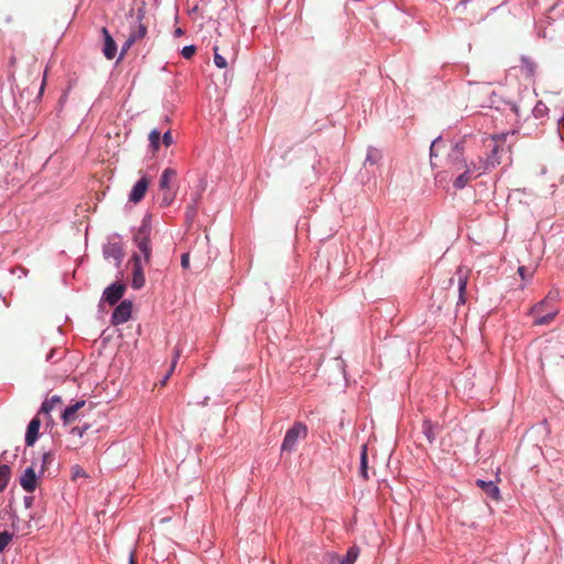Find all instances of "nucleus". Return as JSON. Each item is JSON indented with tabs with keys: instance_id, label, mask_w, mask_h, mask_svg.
<instances>
[{
	"instance_id": "9",
	"label": "nucleus",
	"mask_w": 564,
	"mask_h": 564,
	"mask_svg": "<svg viewBox=\"0 0 564 564\" xmlns=\"http://www.w3.org/2000/svg\"><path fill=\"white\" fill-rule=\"evenodd\" d=\"M132 261V281L131 286L134 290H140L144 286L145 278L143 273V263L140 254L134 253L131 258Z\"/></svg>"
},
{
	"instance_id": "34",
	"label": "nucleus",
	"mask_w": 564,
	"mask_h": 564,
	"mask_svg": "<svg viewBox=\"0 0 564 564\" xmlns=\"http://www.w3.org/2000/svg\"><path fill=\"white\" fill-rule=\"evenodd\" d=\"M200 194H197V196L194 199V203L187 207V217H194L196 214V204L199 199Z\"/></svg>"
},
{
	"instance_id": "5",
	"label": "nucleus",
	"mask_w": 564,
	"mask_h": 564,
	"mask_svg": "<svg viewBox=\"0 0 564 564\" xmlns=\"http://www.w3.org/2000/svg\"><path fill=\"white\" fill-rule=\"evenodd\" d=\"M214 63L218 68H226L230 62L236 59L237 50L232 41L223 39L217 41L213 47Z\"/></svg>"
},
{
	"instance_id": "29",
	"label": "nucleus",
	"mask_w": 564,
	"mask_h": 564,
	"mask_svg": "<svg viewBox=\"0 0 564 564\" xmlns=\"http://www.w3.org/2000/svg\"><path fill=\"white\" fill-rule=\"evenodd\" d=\"M89 429H90V425L88 423H85L82 426H74V427H72L70 431H69V434L73 437L82 438Z\"/></svg>"
},
{
	"instance_id": "43",
	"label": "nucleus",
	"mask_w": 564,
	"mask_h": 564,
	"mask_svg": "<svg viewBox=\"0 0 564 564\" xmlns=\"http://www.w3.org/2000/svg\"><path fill=\"white\" fill-rule=\"evenodd\" d=\"M129 564H135V560H134L133 554H131V556H130Z\"/></svg>"
},
{
	"instance_id": "30",
	"label": "nucleus",
	"mask_w": 564,
	"mask_h": 564,
	"mask_svg": "<svg viewBox=\"0 0 564 564\" xmlns=\"http://www.w3.org/2000/svg\"><path fill=\"white\" fill-rule=\"evenodd\" d=\"M13 534L8 531L0 532V552L3 551L12 541Z\"/></svg>"
},
{
	"instance_id": "4",
	"label": "nucleus",
	"mask_w": 564,
	"mask_h": 564,
	"mask_svg": "<svg viewBox=\"0 0 564 564\" xmlns=\"http://www.w3.org/2000/svg\"><path fill=\"white\" fill-rule=\"evenodd\" d=\"M151 223L149 218H144L142 220L141 226L137 230L133 236L134 245L138 247L139 251L143 256L144 264H149L152 256V246H151Z\"/></svg>"
},
{
	"instance_id": "6",
	"label": "nucleus",
	"mask_w": 564,
	"mask_h": 564,
	"mask_svg": "<svg viewBox=\"0 0 564 564\" xmlns=\"http://www.w3.org/2000/svg\"><path fill=\"white\" fill-rule=\"evenodd\" d=\"M460 155H462L460 149L456 147L453 150V156L455 158V161H456L454 163V170L460 171L466 167V170L463 173H460L454 181V186L456 188L465 187L466 184L471 180V177L478 176L477 172L474 170L473 163L469 166H467L465 161L459 159Z\"/></svg>"
},
{
	"instance_id": "7",
	"label": "nucleus",
	"mask_w": 564,
	"mask_h": 564,
	"mask_svg": "<svg viewBox=\"0 0 564 564\" xmlns=\"http://www.w3.org/2000/svg\"><path fill=\"white\" fill-rule=\"evenodd\" d=\"M307 436V427L305 424L297 422L285 433L284 440L281 445V452H294L296 449L297 442L304 440Z\"/></svg>"
},
{
	"instance_id": "38",
	"label": "nucleus",
	"mask_w": 564,
	"mask_h": 564,
	"mask_svg": "<svg viewBox=\"0 0 564 564\" xmlns=\"http://www.w3.org/2000/svg\"><path fill=\"white\" fill-rule=\"evenodd\" d=\"M438 143V140H435L433 141L432 145H431V156L435 155V148Z\"/></svg>"
},
{
	"instance_id": "21",
	"label": "nucleus",
	"mask_w": 564,
	"mask_h": 564,
	"mask_svg": "<svg viewBox=\"0 0 564 564\" xmlns=\"http://www.w3.org/2000/svg\"><path fill=\"white\" fill-rule=\"evenodd\" d=\"M63 401L59 395L47 398L41 405L39 414L50 415L57 406L62 405Z\"/></svg>"
},
{
	"instance_id": "8",
	"label": "nucleus",
	"mask_w": 564,
	"mask_h": 564,
	"mask_svg": "<svg viewBox=\"0 0 564 564\" xmlns=\"http://www.w3.org/2000/svg\"><path fill=\"white\" fill-rule=\"evenodd\" d=\"M468 281V272L464 268H458L455 276L451 278L448 281L449 286H452L456 282V292H457V305H464L466 303V286Z\"/></svg>"
},
{
	"instance_id": "39",
	"label": "nucleus",
	"mask_w": 564,
	"mask_h": 564,
	"mask_svg": "<svg viewBox=\"0 0 564 564\" xmlns=\"http://www.w3.org/2000/svg\"><path fill=\"white\" fill-rule=\"evenodd\" d=\"M113 257H115L118 261H120L122 256H121V252H120L119 250H113Z\"/></svg>"
},
{
	"instance_id": "3",
	"label": "nucleus",
	"mask_w": 564,
	"mask_h": 564,
	"mask_svg": "<svg viewBox=\"0 0 564 564\" xmlns=\"http://www.w3.org/2000/svg\"><path fill=\"white\" fill-rule=\"evenodd\" d=\"M560 293L550 292L546 297L531 310L534 325H549L561 311Z\"/></svg>"
},
{
	"instance_id": "23",
	"label": "nucleus",
	"mask_w": 564,
	"mask_h": 564,
	"mask_svg": "<svg viewBox=\"0 0 564 564\" xmlns=\"http://www.w3.org/2000/svg\"><path fill=\"white\" fill-rule=\"evenodd\" d=\"M142 17L138 15V25L130 32V43H135L147 35V26L141 23Z\"/></svg>"
},
{
	"instance_id": "37",
	"label": "nucleus",
	"mask_w": 564,
	"mask_h": 564,
	"mask_svg": "<svg viewBox=\"0 0 564 564\" xmlns=\"http://www.w3.org/2000/svg\"><path fill=\"white\" fill-rule=\"evenodd\" d=\"M133 43H130V36L128 37V40L126 41V43L123 44L122 46V54L128 50L130 48V46L132 45Z\"/></svg>"
},
{
	"instance_id": "18",
	"label": "nucleus",
	"mask_w": 564,
	"mask_h": 564,
	"mask_svg": "<svg viewBox=\"0 0 564 564\" xmlns=\"http://www.w3.org/2000/svg\"><path fill=\"white\" fill-rule=\"evenodd\" d=\"M438 430H440L438 424H434L430 420H424L422 423V434L424 435L426 442L430 445L434 443L436 435L438 433Z\"/></svg>"
},
{
	"instance_id": "44",
	"label": "nucleus",
	"mask_w": 564,
	"mask_h": 564,
	"mask_svg": "<svg viewBox=\"0 0 564 564\" xmlns=\"http://www.w3.org/2000/svg\"><path fill=\"white\" fill-rule=\"evenodd\" d=\"M563 122H564V116L562 118L558 119V123L560 126H563Z\"/></svg>"
},
{
	"instance_id": "14",
	"label": "nucleus",
	"mask_w": 564,
	"mask_h": 564,
	"mask_svg": "<svg viewBox=\"0 0 564 564\" xmlns=\"http://www.w3.org/2000/svg\"><path fill=\"white\" fill-rule=\"evenodd\" d=\"M514 68H518L524 78L532 79L536 73L538 66L533 59L523 56L520 58V64L514 66Z\"/></svg>"
},
{
	"instance_id": "15",
	"label": "nucleus",
	"mask_w": 564,
	"mask_h": 564,
	"mask_svg": "<svg viewBox=\"0 0 564 564\" xmlns=\"http://www.w3.org/2000/svg\"><path fill=\"white\" fill-rule=\"evenodd\" d=\"M20 485L26 492H33L35 490L36 475H35V470L33 467H28L23 471L21 479H20Z\"/></svg>"
},
{
	"instance_id": "27",
	"label": "nucleus",
	"mask_w": 564,
	"mask_h": 564,
	"mask_svg": "<svg viewBox=\"0 0 564 564\" xmlns=\"http://www.w3.org/2000/svg\"><path fill=\"white\" fill-rule=\"evenodd\" d=\"M161 132L158 129H153L149 133V141L152 151L155 153L160 149Z\"/></svg>"
},
{
	"instance_id": "13",
	"label": "nucleus",
	"mask_w": 564,
	"mask_h": 564,
	"mask_svg": "<svg viewBox=\"0 0 564 564\" xmlns=\"http://www.w3.org/2000/svg\"><path fill=\"white\" fill-rule=\"evenodd\" d=\"M104 35L102 53L107 59H113L117 54V44L106 28L101 29Z\"/></svg>"
},
{
	"instance_id": "32",
	"label": "nucleus",
	"mask_w": 564,
	"mask_h": 564,
	"mask_svg": "<svg viewBox=\"0 0 564 564\" xmlns=\"http://www.w3.org/2000/svg\"><path fill=\"white\" fill-rule=\"evenodd\" d=\"M518 273L520 274L522 280H527V279H530L533 275V270L529 269L527 267L521 265L518 269Z\"/></svg>"
},
{
	"instance_id": "20",
	"label": "nucleus",
	"mask_w": 564,
	"mask_h": 564,
	"mask_svg": "<svg viewBox=\"0 0 564 564\" xmlns=\"http://www.w3.org/2000/svg\"><path fill=\"white\" fill-rule=\"evenodd\" d=\"M175 177H176V171L174 169H171V167L165 169L162 172L161 177H160V182H159L160 191L174 188L173 181L175 180Z\"/></svg>"
},
{
	"instance_id": "28",
	"label": "nucleus",
	"mask_w": 564,
	"mask_h": 564,
	"mask_svg": "<svg viewBox=\"0 0 564 564\" xmlns=\"http://www.w3.org/2000/svg\"><path fill=\"white\" fill-rule=\"evenodd\" d=\"M180 356H181V351H180V349H177V348H176V349H175V352H174L173 360H172L171 368H170L169 372L166 373V376H165L164 378H162V380H161V382H160V384H161L162 387H164V386L166 384V382H167V380H169L170 376L173 373V371H174V369H175V367H176V364H177V360H178Z\"/></svg>"
},
{
	"instance_id": "1",
	"label": "nucleus",
	"mask_w": 564,
	"mask_h": 564,
	"mask_svg": "<svg viewBox=\"0 0 564 564\" xmlns=\"http://www.w3.org/2000/svg\"><path fill=\"white\" fill-rule=\"evenodd\" d=\"M508 135L509 133H500L484 139V147L487 150L486 158H479L477 163L473 162L477 175L501 164L502 154L510 150V145L506 147Z\"/></svg>"
},
{
	"instance_id": "31",
	"label": "nucleus",
	"mask_w": 564,
	"mask_h": 564,
	"mask_svg": "<svg viewBox=\"0 0 564 564\" xmlns=\"http://www.w3.org/2000/svg\"><path fill=\"white\" fill-rule=\"evenodd\" d=\"M196 53V46L195 45H187L184 46L182 50V56L186 59L192 58Z\"/></svg>"
},
{
	"instance_id": "2",
	"label": "nucleus",
	"mask_w": 564,
	"mask_h": 564,
	"mask_svg": "<svg viewBox=\"0 0 564 564\" xmlns=\"http://www.w3.org/2000/svg\"><path fill=\"white\" fill-rule=\"evenodd\" d=\"M45 87V77L43 78L40 86L35 83L23 87L18 97L15 98V106L21 111L23 119L32 120L39 109V105Z\"/></svg>"
},
{
	"instance_id": "41",
	"label": "nucleus",
	"mask_w": 564,
	"mask_h": 564,
	"mask_svg": "<svg viewBox=\"0 0 564 564\" xmlns=\"http://www.w3.org/2000/svg\"><path fill=\"white\" fill-rule=\"evenodd\" d=\"M554 9H555V6H553V7H551V8H550V10L547 11V14H546V18H547V19H552V18H551V13L554 11Z\"/></svg>"
},
{
	"instance_id": "26",
	"label": "nucleus",
	"mask_w": 564,
	"mask_h": 564,
	"mask_svg": "<svg viewBox=\"0 0 564 564\" xmlns=\"http://www.w3.org/2000/svg\"><path fill=\"white\" fill-rule=\"evenodd\" d=\"M176 196L174 188L161 189V205L164 207L170 206Z\"/></svg>"
},
{
	"instance_id": "35",
	"label": "nucleus",
	"mask_w": 564,
	"mask_h": 564,
	"mask_svg": "<svg viewBox=\"0 0 564 564\" xmlns=\"http://www.w3.org/2000/svg\"><path fill=\"white\" fill-rule=\"evenodd\" d=\"M162 142L163 144L169 148L170 145L173 144V137H172V133L171 131H166L163 135H162Z\"/></svg>"
},
{
	"instance_id": "17",
	"label": "nucleus",
	"mask_w": 564,
	"mask_h": 564,
	"mask_svg": "<svg viewBox=\"0 0 564 564\" xmlns=\"http://www.w3.org/2000/svg\"><path fill=\"white\" fill-rule=\"evenodd\" d=\"M41 426V421L37 416L33 417L28 425L26 434H25V444L28 446H33L39 437V431Z\"/></svg>"
},
{
	"instance_id": "10",
	"label": "nucleus",
	"mask_w": 564,
	"mask_h": 564,
	"mask_svg": "<svg viewBox=\"0 0 564 564\" xmlns=\"http://www.w3.org/2000/svg\"><path fill=\"white\" fill-rule=\"evenodd\" d=\"M132 313V302L124 300L113 311L111 316V323L113 325H120L129 321Z\"/></svg>"
},
{
	"instance_id": "42",
	"label": "nucleus",
	"mask_w": 564,
	"mask_h": 564,
	"mask_svg": "<svg viewBox=\"0 0 564 564\" xmlns=\"http://www.w3.org/2000/svg\"><path fill=\"white\" fill-rule=\"evenodd\" d=\"M80 474H82V470H80L78 467H76V470H75V473H74V476H75V477H77V476H79Z\"/></svg>"
},
{
	"instance_id": "33",
	"label": "nucleus",
	"mask_w": 564,
	"mask_h": 564,
	"mask_svg": "<svg viewBox=\"0 0 564 564\" xmlns=\"http://www.w3.org/2000/svg\"><path fill=\"white\" fill-rule=\"evenodd\" d=\"M54 459V455L52 453H44L42 457V471L50 465Z\"/></svg>"
},
{
	"instance_id": "16",
	"label": "nucleus",
	"mask_w": 564,
	"mask_h": 564,
	"mask_svg": "<svg viewBox=\"0 0 564 564\" xmlns=\"http://www.w3.org/2000/svg\"><path fill=\"white\" fill-rule=\"evenodd\" d=\"M86 402L84 400L77 401L75 404L67 406L62 413V421L64 425H68L77 419V412L84 408Z\"/></svg>"
},
{
	"instance_id": "36",
	"label": "nucleus",
	"mask_w": 564,
	"mask_h": 564,
	"mask_svg": "<svg viewBox=\"0 0 564 564\" xmlns=\"http://www.w3.org/2000/svg\"><path fill=\"white\" fill-rule=\"evenodd\" d=\"M181 265L184 269H188L189 268V254L188 253H183L182 254V257H181Z\"/></svg>"
},
{
	"instance_id": "11",
	"label": "nucleus",
	"mask_w": 564,
	"mask_h": 564,
	"mask_svg": "<svg viewBox=\"0 0 564 564\" xmlns=\"http://www.w3.org/2000/svg\"><path fill=\"white\" fill-rule=\"evenodd\" d=\"M126 285L123 283H112L104 291L102 301L107 302L109 305H115L121 300Z\"/></svg>"
},
{
	"instance_id": "40",
	"label": "nucleus",
	"mask_w": 564,
	"mask_h": 564,
	"mask_svg": "<svg viewBox=\"0 0 564 564\" xmlns=\"http://www.w3.org/2000/svg\"><path fill=\"white\" fill-rule=\"evenodd\" d=\"M55 354H56V350H55V349H52V350L50 351V354L47 355L46 359H47V360L53 359V357H55Z\"/></svg>"
},
{
	"instance_id": "19",
	"label": "nucleus",
	"mask_w": 564,
	"mask_h": 564,
	"mask_svg": "<svg viewBox=\"0 0 564 564\" xmlns=\"http://www.w3.org/2000/svg\"><path fill=\"white\" fill-rule=\"evenodd\" d=\"M476 484L492 500L498 501L500 499V490L495 485L494 481H485V480L478 479L476 481Z\"/></svg>"
},
{
	"instance_id": "12",
	"label": "nucleus",
	"mask_w": 564,
	"mask_h": 564,
	"mask_svg": "<svg viewBox=\"0 0 564 564\" xmlns=\"http://www.w3.org/2000/svg\"><path fill=\"white\" fill-rule=\"evenodd\" d=\"M149 180L147 176L141 177L132 187L130 194H129V200L138 204L141 202L148 191L149 187Z\"/></svg>"
},
{
	"instance_id": "24",
	"label": "nucleus",
	"mask_w": 564,
	"mask_h": 564,
	"mask_svg": "<svg viewBox=\"0 0 564 564\" xmlns=\"http://www.w3.org/2000/svg\"><path fill=\"white\" fill-rule=\"evenodd\" d=\"M360 475L364 479H369L368 475V456H367V446L362 445L360 453Z\"/></svg>"
},
{
	"instance_id": "25",
	"label": "nucleus",
	"mask_w": 564,
	"mask_h": 564,
	"mask_svg": "<svg viewBox=\"0 0 564 564\" xmlns=\"http://www.w3.org/2000/svg\"><path fill=\"white\" fill-rule=\"evenodd\" d=\"M11 469L8 465H0V492L6 489L10 480Z\"/></svg>"
},
{
	"instance_id": "22",
	"label": "nucleus",
	"mask_w": 564,
	"mask_h": 564,
	"mask_svg": "<svg viewBox=\"0 0 564 564\" xmlns=\"http://www.w3.org/2000/svg\"><path fill=\"white\" fill-rule=\"evenodd\" d=\"M357 556L358 551L355 547L349 549L343 558L334 554L329 555L332 564H354L357 560Z\"/></svg>"
}]
</instances>
